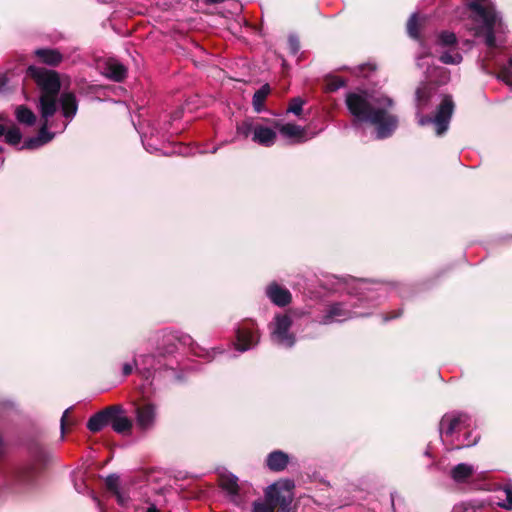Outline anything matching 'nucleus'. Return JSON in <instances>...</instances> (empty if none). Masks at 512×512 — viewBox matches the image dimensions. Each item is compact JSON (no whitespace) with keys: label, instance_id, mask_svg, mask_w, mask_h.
Segmentation results:
<instances>
[{"label":"nucleus","instance_id":"obj_31","mask_svg":"<svg viewBox=\"0 0 512 512\" xmlns=\"http://www.w3.org/2000/svg\"><path fill=\"white\" fill-rule=\"evenodd\" d=\"M303 105L304 100H302L300 97L293 98L290 101L287 111L295 115H300V113L302 112Z\"/></svg>","mask_w":512,"mask_h":512},{"label":"nucleus","instance_id":"obj_43","mask_svg":"<svg viewBox=\"0 0 512 512\" xmlns=\"http://www.w3.org/2000/svg\"><path fill=\"white\" fill-rule=\"evenodd\" d=\"M427 77H428V78H432V73L430 72V70H429V69L427 70Z\"/></svg>","mask_w":512,"mask_h":512},{"label":"nucleus","instance_id":"obj_14","mask_svg":"<svg viewBox=\"0 0 512 512\" xmlns=\"http://www.w3.org/2000/svg\"><path fill=\"white\" fill-rule=\"evenodd\" d=\"M35 55L45 64L57 66L63 59L62 54L55 49H37Z\"/></svg>","mask_w":512,"mask_h":512},{"label":"nucleus","instance_id":"obj_15","mask_svg":"<svg viewBox=\"0 0 512 512\" xmlns=\"http://www.w3.org/2000/svg\"><path fill=\"white\" fill-rule=\"evenodd\" d=\"M474 472L475 470L472 465L461 463L451 470V477L454 481L462 483L467 481L474 474Z\"/></svg>","mask_w":512,"mask_h":512},{"label":"nucleus","instance_id":"obj_12","mask_svg":"<svg viewBox=\"0 0 512 512\" xmlns=\"http://www.w3.org/2000/svg\"><path fill=\"white\" fill-rule=\"evenodd\" d=\"M288 463L289 456L280 450L271 452L266 459V465L272 471H282L287 467Z\"/></svg>","mask_w":512,"mask_h":512},{"label":"nucleus","instance_id":"obj_16","mask_svg":"<svg viewBox=\"0 0 512 512\" xmlns=\"http://www.w3.org/2000/svg\"><path fill=\"white\" fill-rule=\"evenodd\" d=\"M436 51L440 54L439 59L444 64L457 65L462 61V55L455 47L437 49Z\"/></svg>","mask_w":512,"mask_h":512},{"label":"nucleus","instance_id":"obj_10","mask_svg":"<svg viewBox=\"0 0 512 512\" xmlns=\"http://www.w3.org/2000/svg\"><path fill=\"white\" fill-rule=\"evenodd\" d=\"M258 342L257 333L251 328L241 327L237 330V350L244 352L251 349Z\"/></svg>","mask_w":512,"mask_h":512},{"label":"nucleus","instance_id":"obj_9","mask_svg":"<svg viewBox=\"0 0 512 512\" xmlns=\"http://www.w3.org/2000/svg\"><path fill=\"white\" fill-rule=\"evenodd\" d=\"M100 68L104 76L114 81H122L127 73L125 66L115 59L105 60Z\"/></svg>","mask_w":512,"mask_h":512},{"label":"nucleus","instance_id":"obj_35","mask_svg":"<svg viewBox=\"0 0 512 512\" xmlns=\"http://www.w3.org/2000/svg\"><path fill=\"white\" fill-rule=\"evenodd\" d=\"M7 78L5 76H0V92L3 91L4 86L6 85Z\"/></svg>","mask_w":512,"mask_h":512},{"label":"nucleus","instance_id":"obj_42","mask_svg":"<svg viewBox=\"0 0 512 512\" xmlns=\"http://www.w3.org/2000/svg\"><path fill=\"white\" fill-rule=\"evenodd\" d=\"M460 509H461V506H456V507H454L453 512H458Z\"/></svg>","mask_w":512,"mask_h":512},{"label":"nucleus","instance_id":"obj_29","mask_svg":"<svg viewBox=\"0 0 512 512\" xmlns=\"http://www.w3.org/2000/svg\"><path fill=\"white\" fill-rule=\"evenodd\" d=\"M407 31L410 37L414 39L419 38V26L416 14L411 15V17L409 18L407 23Z\"/></svg>","mask_w":512,"mask_h":512},{"label":"nucleus","instance_id":"obj_23","mask_svg":"<svg viewBox=\"0 0 512 512\" xmlns=\"http://www.w3.org/2000/svg\"><path fill=\"white\" fill-rule=\"evenodd\" d=\"M106 485L108 489L115 495L117 501L121 504H125V497L119 491V478L117 476H108L106 479Z\"/></svg>","mask_w":512,"mask_h":512},{"label":"nucleus","instance_id":"obj_2","mask_svg":"<svg viewBox=\"0 0 512 512\" xmlns=\"http://www.w3.org/2000/svg\"><path fill=\"white\" fill-rule=\"evenodd\" d=\"M346 106L354 117V123L369 122L376 126L378 139L390 136L398 125V119L390 113L393 101L386 96H376L366 91L350 92Z\"/></svg>","mask_w":512,"mask_h":512},{"label":"nucleus","instance_id":"obj_24","mask_svg":"<svg viewBox=\"0 0 512 512\" xmlns=\"http://www.w3.org/2000/svg\"><path fill=\"white\" fill-rule=\"evenodd\" d=\"M4 137H5L6 143H8L10 145H17L20 143V141L22 139V134L18 127L11 126L8 129L5 128Z\"/></svg>","mask_w":512,"mask_h":512},{"label":"nucleus","instance_id":"obj_17","mask_svg":"<svg viewBox=\"0 0 512 512\" xmlns=\"http://www.w3.org/2000/svg\"><path fill=\"white\" fill-rule=\"evenodd\" d=\"M219 484L229 495H237L239 486L236 476L232 474H222L219 479Z\"/></svg>","mask_w":512,"mask_h":512},{"label":"nucleus","instance_id":"obj_8","mask_svg":"<svg viewBox=\"0 0 512 512\" xmlns=\"http://www.w3.org/2000/svg\"><path fill=\"white\" fill-rule=\"evenodd\" d=\"M277 138V133L273 128L268 126L255 123L254 135L252 136V140L265 147L272 146Z\"/></svg>","mask_w":512,"mask_h":512},{"label":"nucleus","instance_id":"obj_38","mask_svg":"<svg viewBox=\"0 0 512 512\" xmlns=\"http://www.w3.org/2000/svg\"><path fill=\"white\" fill-rule=\"evenodd\" d=\"M70 411H71V408H67V409L63 412L62 416H63V417L68 416V415H69V413H70Z\"/></svg>","mask_w":512,"mask_h":512},{"label":"nucleus","instance_id":"obj_36","mask_svg":"<svg viewBox=\"0 0 512 512\" xmlns=\"http://www.w3.org/2000/svg\"><path fill=\"white\" fill-rule=\"evenodd\" d=\"M147 512H159V511H158V509L156 508V506L151 505V506L147 509Z\"/></svg>","mask_w":512,"mask_h":512},{"label":"nucleus","instance_id":"obj_22","mask_svg":"<svg viewBox=\"0 0 512 512\" xmlns=\"http://www.w3.org/2000/svg\"><path fill=\"white\" fill-rule=\"evenodd\" d=\"M456 44V36L452 32H442L439 34L436 42V46L439 49H446L455 47Z\"/></svg>","mask_w":512,"mask_h":512},{"label":"nucleus","instance_id":"obj_6","mask_svg":"<svg viewBox=\"0 0 512 512\" xmlns=\"http://www.w3.org/2000/svg\"><path fill=\"white\" fill-rule=\"evenodd\" d=\"M154 418H135V422L132 418H109V426L112 429L123 435L131 434L133 430L143 432L153 426Z\"/></svg>","mask_w":512,"mask_h":512},{"label":"nucleus","instance_id":"obj_27","mask_svg":"<svg viewBox=\"0 0 512 512\" xmlns=\"http://www.w3.org/2000/svg\"><path fill=\"white\" fill-rule=\"evenodd\" d=\"M255 124L250 121H244L237 125L236 133L238 136L248 138L254 135Z\"/></svg>","mask_w":512,"mask_h":512},{"label":"nucleus","instance_id":"obj_41","mask_svg":"<svg viewBox=\"0 0 512 512\" xmlns=\"http://www.w3.org/2000/svg\"><path fill=\"white\" fill-rule=\"evenodd\" d=\"M458 421V418H454L453 422L451 423V429L455 427L456 422Z\"/></svg>","mask_w":512,"mask_h":512},{"label":"nucleus","instance_id":"obj_13","mask_svg":"<svg viewBox=\"0 0 512 512\" xmlns=\"http://www.w3.org/2000/svg\"><path fill=\"white\" fill-rule=\"evenodd\" d=\"M279 132L286 138L295 139L297 142L305 141V129L299 125L287 123L277 126Z\"/></svg>","mask_w":512,"mask_h":512},{"label":"nucleus","instance_id":"obj_5","mask_svg":"<svg viewBox=\"0 0 512 512\" xmlns=\"http://www.w3.org/2000/svg\"><path fill=\"white\" fill-rule=\"evenodd\" d=\"M292 320L287 315H277L275 317L271 337L274 342L284 347H292L295 342L294 335L289 333Z\"/></svg>","mask_w":512,"mask_h":512},{"label":"nucleus","instance_id":"obj_45","mask_svg":"<svg viewBox=\"0 0 512 512\" xmlns=\"http://www.w3.org/2000/svg\"><path fill=\"white\" fill-rule=\"evenodd\" d=\"M3 451V445H2V442L0 441V454L2 453Z\"/></svg>","mask_w":512,"mask_h":512},{"label":"nucleus","instance_id":"obj_30","mask_svg":"<svg viewBox=\"0 0 512 512\" xmlns=\"http://www.w3.org/2000/svg\"><path fill=\"white\" fill-rule=\"evenodd\" d=\"M345 86V81L341 78L333 77L327 80L325 89L328 92H335Z\"/></svg>","mask_w":512,"mask_h":512},{"label":"nucleus","instance_id":"obj_21","mask_svg":"<svg viewBox=\"0 0 512 512\" xmlns=\"http://www.w3.org/2000/svg\"><path fill=\"white\" fill-rule=\"evenodd\" d=\"M270 93V87L268 84L263 85L253 95V107L256 112H261L264 109V102Z\"/></svg>","mask_w":512,"mask_h":512},{"label":"nucleus","instance_id":"obj_37","mask_svg":"<svg viewBox=\"0 0 512 512\" xmlns=\"http://www.w3.org/2000/svg\"><path fill=\"white\" fill-rule=\"evenodd\" d=\"M5 133V126L3 124H0V137L4 136Z\"/></svg>","mask_w":512,"mask_h":512},{"label":"nucleus","instance_id":"obj_28","mask_svg":"<svg viewBox=\"0 0 512 512\" xmlns=\"http://www.w3.org/2000/svg\"><path fill=\"white\" fill-rule=\"evenodd\" d=\"M109 418H89L87 428L91 432L101 431L104 427L109 426Z\"/></svg>","mask_w":512,"mask_h":512},{"label":"nucleus","instance_id":"obj_3","mask_svg":"<svg viewBox=\"0 0 512 512\" xmlns=\"http://www.w3.org/2000/svg\"><path fill=\"white\" fill-rule=\"evenodd\" d=\"M294 483L290 480L278 481L265 491V500L255 502L252 512H275L277 507L285 510L293 499Z\"/></svg>","mask_w":512,"mask_h":512},{"label":"nucleus","instance_id":"obj_11","mask_svg":"<svg viewBox=\"0 0 512 512\" xmlns=\"http://www.w3.org/2000/svg\"><path fill=\"white\" fill-rule=\"evenodd\" d=\"M269 299L277 306H286L291 302V293L289 290L279 286L277 283H272L266 290Z\"/></svg>","mask_w":512,"mask_h":512},{"label":"nucleus","instance_id":"obj_32","mask_svg":"<svg viewBox=\"0 0 512 512\" xmlns=\"http://www.w3.org/2000/svg\"><path fill=\"white\" fill-rule=\"evenodd\" d=\"M288 43H289V48H290L291 52L293 54H297L300 49L298 38L296 36H290Z\"/></svg>","mask_w":512,"mask_h":512},{"label":"nucleus","instance_id":"obj_40","mask_svg":"<svg viewBox=\"0 0 512 512\" xmlns=\"http://www.w3.org/2000/svg\"><path fill=\"white\" fill-rule=\"evenodd\" d=\"M223 0H207L208 3H220L222 2Z\"/></svg>","mask_w":512,"mask_h":512},{"label":"nucleus","instance_id":"obj_19","mask_svg":"<svg viewBox=\"0 0 512 512\" xmlns=\"http://www.w3.org/2000/svg\"><path fill=\"white\" fill-rule=\"evenodd\" d=\"M15 116L19 123L32 126L36 121L35 114L27 107L20 105L15 109Z\"/></svg>","mask_w":512,"mask_h":512},{"label":"nucleus","instance_id":"obj_44","mask_svg":"<svg viewBox=\"0 0 512 512\" xmlns=\"http://www.w3.org/2000/svg\"><path fill=\"white\" fill-rule=\"evenodd\" d=\"M448 77H445L443 80H441L439 83H445L447 81Z\"/></svg>","mask_w":512,"mask_h":512},{"label":"nucleus","instance_id":"obj_25","mask_svg":"<svg viewBox=\"0 0 512 512\" xmlns=\"http://www.w3.org/2000/svg\"><path fill=\"white\" fill-rule=\"evenodd\" d=\"M125 413V410L121 405H111L104 409L98 410L92 413L90 416H121Z\"/></svg>","mask_w":512,"mask_h":512},{"label":"nucleus","instance_id":"obj_26","mask_svg":"<svg viewBox=\"0 0 512 512\" xmlns=\"http://www.w3.org/2000/svg\"><path fill=\"white\" fill-rule=\"evenodd\" d=\"M156 412V406L148 401H144L136 407V416H154Z\"/></svg>","mask_w":512,"mask_h":512},{"label":"nucleus","instance_id":"obj_33","mask_svg":"<svg viewBox=\"0 0 512 512\" xmlns=\"http://www.w3.org/2000/svg\"><path fill=\"white\" fill-rule=\"evenodd\" d=\"M132 370H133V366L131 364L126 363L123 365V374L125 376L131 374Z\"/></svg>","mask_w":512,"mask_h":512},{"label":"nucleus","instance_id":"obj_20","mask_svg":"<svg viewBox=\"0 0 512 512\" xmlns=\"http://www.w3.org/2000/svg\"><path fill=\"white\" fill-rule=\"evenodd\" d=\"M496 504L506 510L512 509V486H505L497 492Z\"/></svg>","mask_w":512,"mask_h":512},{"label":"nucleus","instance_id":"obj_34","mask_svg":"<svg viewBox=\"0 0 512 512\" xmlns=\"http://www.w3.org/2000/svg\"><path fill=\"white\" fill-rule=\"evenodd\" d=\"M72 419H73V418H66V417L61 418V429H62V433L64 432L65 426H66L67 424H69V422H70Z\"/></svg>","mask_w":512,"mask_h":512},{"label":"nucleus","instance_id":"obj_4","mask_svg":"<svg viewBox=\"0 0 512 512\" xmlns=\"http://www.w3.org/2000/svg\"><path fill=\"white\" fill-rule=\"evenodd\" d=\"M453 101L451 97L445 96L439 105L437 113L434 118L423 117L419 118L420 125H426L428 123H434L436 133L438 135L443 134L447 129L453 113Z\"/></svg>","mask_w":512,"mask_h":512},{"label":"nucleus","instance_id":"obj_39","mask_svg":"<svg viewBox=\"0 0 512 512\" xmlns=\"http://www.w3.org/2000/svg\"><path fill=\"white\" fill-rule=\"evenodd\" d=\"M422 60H423V58H422V57H419V58H418L417 65H418V66H420V67H422V66H423Z\"/></svg>","mask_w":512,"mask_h":512},{"label":"nucleus","instance_id":"obj_7","mask_svg":"<svg viewBox=\"0 0 512 512\" xmlns=\"http://www.w3.org/2000/svg\"><path fill=\"white\" fill-rule=\"evenodd\" d=\"M365 315L366 314L364 313L351 311L344 303H334L328 307L326 313L319 320V323L327 325L333 322H342L352 317H361Z\"/></svg>","mask_w":512,"mask_h":512},{"label":"nucleus","instance_id":"obj_18","mask_svg":"<svg viewBox=\"0 0 512 512\" xmlns=\"http://www.w3.org/2000/svg\"><path fill=\"white\" fill-rule=\"evenodd\" d=\"M432 94V88L427 84H422L416 91V105L418 112L425 109Z\"/></svg>","mask_w":512,"mask_h":512},{"label":"nucleus","instance_id":"obj_1","mask_svg":"<svg viewBox=\"0 0 512 512\" xmlns=\"http://www.w3.org/2000/svg\"><path fill=\"white\" fill-rule=\"evenodd\" d=\"M28 72L41 90L38 110L43 124L38 135L26 140L23 148L36 149L53 139L54 134L48 132L47 129L49 119L55 114L57 109L60 107L63 116L71 120L77 112L78 105L73 93L66 92L58 98L61 85L58 74L55 71L30 66Z\"/></svg>","mask_w":512,"mask_h":512}]
</instances>
